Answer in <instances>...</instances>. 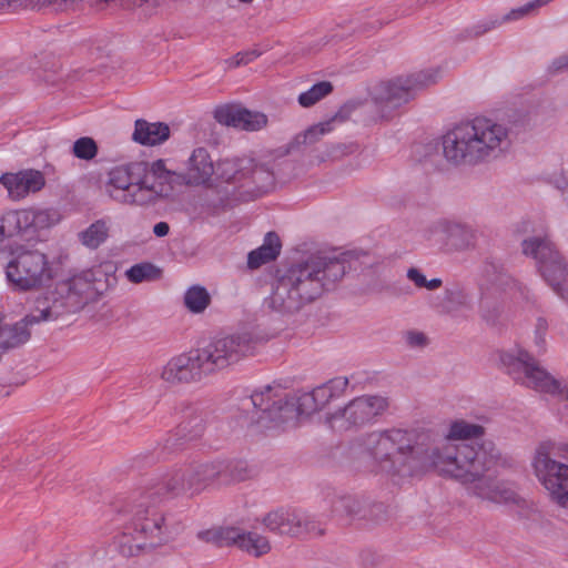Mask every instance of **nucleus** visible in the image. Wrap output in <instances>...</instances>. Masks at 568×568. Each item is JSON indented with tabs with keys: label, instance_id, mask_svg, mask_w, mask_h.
I'll return each instance as SVG.
<instances>
[{
	"label": "nucleus",
	"instance_id": "30",
	"mask_svg": "<svg viewBox=\"0 0 568 568\" xmlns=\"http://www.w3.org/2000/svg\"><path fill=\"white\" fill-rule=\"evenodd\" d=\"M484 435L481 425L457 419L450 423L445 437L442 440H450L454 443H465L469 439H476Z\"/></svg>",
	"mask_w": 568,
	"mask_h": 568
},
{
	"label": "nucleus",
	"instance_id": "5",
	"mask_svg": "<svg viewBox=\"0 0 568 568\" xmlns=\"http://www.w3.org/2000/svg\"><path fill=\"white\" fill-rule=\"evenodd\" d=\"M442 145L449 164L477 166L501 158L511 145V132L505 123L477 116L449 129Z\"/></svg>",
	"mask_w": 568,
	"mask_h": 568
},
{
	"label": "nucleus",
	"instance_id": "26",
	"mask_svg": "<svg viewBox=\"0 0 568 568\" xmlns=\"http://www.w3.org/2000/svg\"><path fill=\"white\" fill-rule=\"evenodd\" d=\"M253 165V156L224 159L217 162L214 175L222 181L232 182L246 179L248 168Z\"/></svg>",
	"mask_w": 568,
	"mask_h": 568
},
{
	"label": "nucleus",
	"instance_id": "12",
	"mask_svg": "<svg viewBox=\"0 0 568 568\" xmlns=\"http://www.w3.org/2000/svg\"><path fill=\"white\" fill-rule=\"evenodd\" d=\"M440 70L430 68L399 75L382 82L377 89V100L386 108L397 109L414 100L423 90L435 84Z\"/></svg>",
	"mask_w": 568,
	"mask_h": 568
},
{
	"label": "nucleus",
	"instance_id": "38",
	"mask_svg": "<svg viewBox=\"0 0 568 568\" xmlns=\"http://www.w3.org/2000/svg\"><path fill=\"white\" fill-rule=\"evenodd\" d=\"M72 153L77 159L90 161L98 154V145L92 138L78 139L72 146Z\"/></svg>",
	"mask_w": 568,
	"mask_h": 568
},
{
	"label": "nucleus",
	"instance_id": "48",
	"mask_svg": "<svg viewBox=\"0 0 568 568\" xmlns=\"http://www.w3.org/2000/svg\"><path fill=\"white\" fill-rule=\"evenodd\" d=\"M332 156H333L332 149L326 146L324 151H318V154L315 155V160L317 162H324Z\"/></svg>",
	"mask_w": 568,
	"mask_h": 568
},
{
	"label": "nucleus",
	"instance_id": "7",
	"mask_svg": "<svg viewBox=\"0 0 568 568\" xmlns=\"http://www.w3.org/2000/svg\"><path fill=\"white\" fill-rule=\"evenodd\" d=\"M556 458H568V444L554 439L540 442L531 457V468L551 500L568 507V464Z\"/></svg>",
	"mask_w": 568,
	"mask_h": 568
},
{
	"label": "nucleus",
	"instance_id": "14",
	"mask_svg": "<svg viewBox=\"0 0 568 568\" xmlns=\"http://www.w3.org/2000/svg\"><path fill=\"white\" fill-rule=\"evenodd\" d=\"M387 407L385 397L364 395L352 399L343 408L327 414L325 423L334 432H345L352 427L361 426L373 420Z\"/></svg>",
	"mask_w": 568,
	"mask_h": 568
},
{
	"label": "nucleus",
	"instance_id": "24",
	"mask_svg": "<svg viewBox=\"0 0 568 568\" xmlns=\"http://www.w3.org/2000/svg\"><path fill=\"white\" fill-rule=\"evenodd\" d=\"M235 534L237 536H233L234 540L232 546H235L241 551L250 556L256 558L262 557L268 554L272 549L268 538L256 531H245L235 527Z\"/></svg>",
	"mask_w": 568,
	"mask_h": 568
},
{
	"label": "nucleus",
	"instance_id": "47",
	"mask_svg": "<svg viewBox=\"0 0 568 568\" xmlns=\"http://www.w3.org/2000/svg\"><path fill=\"white\" fill-rule=\"evenodd\" d=\"M170 232V225L166 222H159L153 226V233L158 237H164Z\"/></svg>",
	"mask_w": 568,
	"mask_h": 568
},
{
	"label": "nucleus",
	"instance_id": "39",
	"mask_svg": "<svg viewBox=\"0 0 568 568\" xmlns=\"http://www.w3.org/2000/svg\"><path fill=\"white\" fill-rule=\"evenodd\" d=\"M406 276L417 288L435 291L443 284V281L438 277L427 280L424 273L417 267H409L406 272Z\"/></svg>",
	"mask_w": 568,
	"mask_h": 568
},
{
	"label": "nucleus",
	"instance_id": "29",
	"mask_svg": "<svg viewBox=\"0 0 568 568\" xmlns=\"http://www.w3.org/2000/svg\"><path fill=\"white\" fill-rule=\"evenodd\" d=\"M111 230V222L109 219H99L92 222L87 229L78 234L80 243L90 250H97L104 244Z\"/></svg>",
	"mask_w": 568,
	"mask_h": 568
},
{
	"label": "nucleus",
	"instance_id": "4",
	"mask_svg": "<svg viewBox=\"0 0 568 568\" xmlns=\"http://www.w3.org/2000/svg\"><path fill=\"white\" fill-rule=\"evenodd\" d=\"M100 273V267L85 270L67 281L59 282L53 290H48L34 297L22 321L0 327L2 351L26 343L30 337L29 325L57 321L79 311L84 305L87 295L93 291V283Z\"/></svg>",
	"mask_w": 568,
	"mask_h": 568
},
{
	"label": "nucleus",
	"instance_id": "35",
	"mask_svg": "<svg viewBox=\"0 0 568 568\" xmlns=\"http://www.w3.org/2000/svg\"><path fill=\"white\" fill-rule=\"evenodd\" d=\"M160 275V268L146 262L138 263L125 271L126 278L134 284L158 280Z\"/></svg>",
	"mask_w": 568,
	"mask_h": 568
},
{
	"label": "nucleus",
	"instance_id": "17",
	"mask_svg": "<svg viewBox=\"0 0 568 568\" xmlns=\"http://www.w3.org/2000/svg\"><path fill=\"white\" fill-rule=\"evenodd\" d=\"M215 120L223 125L247 132H255L267 125V115L240 104H224L214 110Z\"/></svg>",
	"mask_w": 568,
	"mask_h": 568
},
{
	"label": "nucleus",
	"instance_id": "45",
	"mask_svg": "<svg viewBox=\"0 0 568 568\" xmlns=\"http://www.w3.org/2000/svg\"><path fill=\"white\" fill-rule=\"evenodd\" d=\"M257 57H258V53L255 51L240 52L233 58L232 65L239 67L241 64H247V63L252 62Z\"/></svg>",
	"mask_w": 568,
	"mask_h": 568
},
{
	"label": "nucleus",
	"instance_id": "41",
	"mask_svg": "<svg viewBox=\"0 0 568 568\" xmlns=\"http://www.w3.org/2000/svg\"><path fill=\"white\" fill-rule=\"evenodd\" d=\"M358 501L351 496L337 497L333 500L332 513L338 517L351 516L358 509Z\"/></svg>",
	"mask_w": 568,
	"mask_h": 568
},
{
	"label": "nucleus",
	"instance_id": "44",
	"mask_svg": "<svg viewBox=\"0 0 568 568\" xmlns=\"http://www.w3.org/2000/svg\"><path fill=\"white\" fill-rule=\"evenodd\" d=\"M549 71L551 73H559L568 70V54H562L551 61L549 64Z\"/></svg>",
	"mask_w": 568,
	"mask_h": 568
},
{
	"label": "nucleus",
	"instance_id": "15",
	"mask_svg": "<svg viewBox=\"0 0 568 568\" xmlns=\"http://www.w3.org/2000/svg\"><path fill=\"white\" fill-rule=\"evenodd\" d=\"M210 376L200 349L171 357L161 368L160 378L169 385L191 384Z\"/></svg>",
	"mask_w": 568,
	"mask_h": 568
},
{
	"label": "nucleus",
	"instance_id": "2",
	"mask_svg": "<svg viewBox=\"0 0 568 568\" xmlns=\"http://www.w3.org/2000/svg\"><path fill=\"white\" fill-rule=\"evenodd\" d=\"M224 464L221 462L191 464L165 474L161 483L143 491L126 510V521L114 537L113 546L124 557H134L165 545L171 532L158 504L166 493L197 494L217 479Z\"/></svg>",
	"mask_w": 568,
	"mask_h": 568
},
{
	"label": "nucleus",
	"instance_id": "40",
	"mask_svg": "<svg viewBox=\"0 0 568 568\" xmlns=\"http://www.w3.org/2000/svg\"><path fill=\"white\" fill-rule=\"evenodd\" d=\"M549 329L548 321L539 316L536 320L534 331H532V342L535 347L537 348L538 354H544L547 348V334Z\"/></svg>",
	"mask_w": 568,
	"mask_h": 568
},
{
	"label": "nucleus",
	"instance_id": "6",
	"mask_svg": "<svg viewBox=\"0 0 568 568\" xmlns=\"http://www.w3.org/2000/svg\"><path fill=\"white\" fill-rule=\"evenodd\" d=\"M247 403L255 409L252 419L264 428H275L322 409L313 390L288 398L283 388L272 386L255 390Z\"/></svg>",
	"mask_w": 568,
	"mask_h": 568
},
{
	"label": "nucleus",
	"instance_id": "10",
	"mask_svg": "<svg viewBox=\"0 0 568 568\" xmlns=\"http://www.w3.org/2000/svg\"><path fill=\"white\" fill-rule=\"evenodd\" d=\"M135 172L138 206L153 207L166 201L172 192L175 172L168 168L166 161L133 162Z\"/></svg>",
	"mask_w": 568,
	"mask_h": 568
},
{
	"label": "nucleus",
	"instance_id": "9",
	"mask_svg": "<svg viewBox=\"0 0 568 568\" xmlns=\"http://www.w3.org/2000/svg\"><path fill=\"white\" fill-rule=\"evenodd\" d=\"M6 276L16 290L31 291L49 283L53 268L43 252L20 246L11 252Z\"/></svg>",
	"mask_w": 568,
	"mask_h": 568
},
{
	"label": "nucleus",
	"instance_id": "50",
	"mask_svg": "<svg viewBox=\"0 0 568 568\" xmlns=\"http://www.w3.org/2000/svg\"><path fill=\"white\" fill-rule=\"evenodd\" d=\"M566 509H568V507Z\"/></svg>",
	"mask_w": 568,
	"mask_h": 568
},
{
	"label": "nucleus",
	"instance_id": "33",
	"mask_svg": "<svg viewBox=\"0 0 568 568\" xmlns=\"http://www.w3.org/2000/svg\"><path fill=\"white\" fill-rule=\"evenodd\" d=\"M197 538L202 541L217 547H227L233 545L235 527H212L197 532Z\"/></svg>",
	"mask_w": 568,
	"mask_h": 568
},
{
	"label": "nucleus",
	"instance_id": "46",
	"mask_svg": "<svg viewBox=\"0 0 568 568\" xmlns=\"http://www.w3.org/2000/svg\"><path fill=\"white\" fill-rule=\"evenodd\" d=\"M445 295H446V298L449 301H457V302L462 303L465 300L464 292L462 290H459L458 287L447 288L445 291Z\"/></svg>",
	"mask_w": 568,
	"mask_h": 568
},
{
	"label": "nucleus",
	"instance_id": "20",
	"mask_svg": "<svg viewBox=\"0 0 568 568\" xmlns=\"http://www.w3.org/2000/svg\"><path fill=\"white\" fill-rule=\"evenodd\" d=\"M0 183L12 201H20L30 193L40 191L44 186L45 180L40 171L22 170L17 173H3L0 176Z\"/></svg>",
	"mask_w": 568,
	"mask_h": 568
},
{
	"label": "nucleus",
	"instance_id": "32",
	"mask_svg": "<svg viewBox=\"0 0 568 568\" xmlns=\"http://www.w3.org/2000/svg\"><path fill=\"white\" fill-rule=\"evenodd\" d=\"M184 305L193 314L203 313L211 303L209 291L202 285H192L184 293Z\"/></svg>",
	"mask_w": 568,
	"mask_h": 568
},
{
	"label": "nucleus",
	"instance_id": "49",
	"mask_svg": "<svg viewBox=\"0 0 568 568\" xmlns=\"http://www.w3.org/2000/svg\"><path fill=\"white\" fill-rule=\"evenodd\" d=\"M44 2H51L52 0H43Z\"/></svg>",
	"mask_w": 568,
	"mask_h": 568
},
{
	"label": "nucleus",
	"instance_id": "21",
	"mask_svg": "<svg viewBox=\"0 0 568 568\" xmlns=\"http://www.w3.org/2000/svg\"><path fill=\"white\" fill-rule=\"evenodd\" d=\"M215 166L205 148H196L189 156L183 179L190 185H205L215 173Z\"/></svg>",
	"mask_w": 568,
	"mask_h": 568
},
{
	"label": "nucleus",
	"instance_id": "25",
	"mask_svg": "<svg viewBox=\"0 0 568 568\" xmlns=\"http://www.w3.org/2000/svg\"><path fill=\"white\" fill-rule=\"evenodd\" d=\"M170 138V128L162 122H148L145 120H136L133 140L142 145L162 144Z\"/></svg>",
	"mask_w": 568,
	"mask_h": 568
},
{
	"label": "nucleus",
	"instance_id": "23",
	"mask_svg": "<svg viewBox=\"0 0 568 568\" xmlns=\"http://www.w3.org/2000/svg\"><path fill=\"white\" fill-rule=\"evenodd\" d=\"M30 210H12L0 217V236L2 242L9 237L28 235L30 230Z\"/></svg>",
	"mask_w": 568,
	"mask_h": 568
},
{
	"label": "nucleus",
	"instance_id": "1",
	"mask_svg": "<svg viewBox=\"0 0 568 568\" xmlns=\"http://www.w3.org/2000/svg\"><path fill=\"white\" fill-rule=\"evenodd\" d=\"M353 449L386 474L412 476L434 469L440 476L473 485L474 494L483 499L506 503L514 497L511 489L493 477L499 453L491 444L437 443L430 429L392 428L367 434Z\"/></svg>",
	"mask_w": 568,
	"mask_h": 568
},
{
	"label": "nucleus",
	"instance_id": "37",
	"mask_svg": "<svg viewBox=\"0 0 568 568\" xmlns=\"http://www.w3.org/2000/svg\"><path fill=\"white\" fill-rule=\"evenodd\" d=\"M336 119L333 118L328 121L317 123L307 129L302 135L296 136L297 144H312L315 143L321 136L329 133L334 129Z\"/></svg>",
	"mask_w": 568,
	"mask_h": 568
},
{
	"label": "nucleus",
	"instance_id": "11",
	"mask_svg": "<svg viewBox=\"0 0 568 568\" xmlns=\"http://www.w3.org/2000/svg\"><path fill=\"white\" fill-rule=\"evenodd\" d=\"M521 251L536 261L544 280L556 294L565 298L568 270L551 241L547 236H530L521 242Z\"/></svg>",
	"mask_w": 568,
	"mask_h": 568
},
{
	"label": "nucleus",
	"instance_id": "8",
	"mask_svg": "<svg viewBox=\"0 0 568 568\" xmlns=\"http://www.w3.org/2000/svg\"><path fill=\"white\" fill-rule=\"evenodd\" d=\"M500 363L516 383L541 393L561 394L568 399V383L561 386L527 351L515 348L504 352Z\"/></svg>",
	"mask_w": 568,
	"mask_h": 568
},
{
	"label": "nucleus",
	"instance_id": "27",
	"mask_svg": "<svg viewBox=\"0 0 568 568\" xmlns=\"http://www.w3.org/2000/svg\"><path fill=\"white\" fill-rule=\"evenodd\" d=\"M281 251V241L276 233L268 232L263 241V244L257 248L251 251L247 256V265L250 268H258L275 260Z\"/></svg>",
	"mask_w": 568,
	"mask_h": 568
},
{
	"label": "nucleus",
	"instance_id": "36",
	"mask_svg": "<svg viewBox=\"0 0 568 568\" xmlns=\"http://www.w3.org/2000/svg\"><path fill=\"white\" fill-rule=\"evenodd\" d=\"M333 90V85L328 81H322L318 83H315L312 88H310L307 91L302 92L298 95V103L308 108L317 103L320 100L328 95Z\"/></svg>",
	"mask_w": 568,
	"mask_h": 568
},
{
	"label": "nucleus",
	"instance_id": "42",
	"mask_svg": "<svg viewBox=\"0 0 568 568\" xmlns=\"http://www.w3.org/2000/svg\"><path fill=\"white\" fill-rule=\"evenodd\" d=\"M403 339L405 345L412 349H423L429 343L427 335L417 329L406 331L403 334Z\"/></svg>",
	"mask_w": 568,
	"mask_h": 568
},
{
	"label": "nucleus",
	"instance_id": "31",
	"mask_svg": "<svg viewBox=\"0 0 568 568\" xmlns=\"http://www.w3.org/2000/svg\"><path fill=\"white\" fill-rule=\"evenodd\" d=\"M348 386V379L344 376H338L329 379L313 389L315 398L317 399L321 408L323 409L332 400L342 397Z\"/></svg>",
	"mask_w": 568,
	"mask_h": 568
},
{
	"label": "nucleus",
	"instance_id": "3",
	"mask_svg": "<svg viewBox=\"0 0 568 568\" xmlns=\"http://www.w3.org/2000/svg\"><path fill=\"white\" fill-rule=\"evenodd\" d=\"M345 257L312 255L277 272L265 305L278 313L290 314L320 297L346 273Z\"/></svg>",
	"mask_w": 568,
	"mask_h": 568
},
{
	"label": "nucleus",
	"instance_id": "34",
	"mask_svg": "<svg viewBox=\"0 0 568 568\" xmlns=\"http://www.w3.org/2000/svg\"><path fill=\"white\" fill-rule=\"evenodd\" d=\"M203 429L202 418L197 414L196 408L187 404L184 406L183 420L179 425V433L186 438H194L201 434Z\"/></svg>",
	"mask_w": 568,
	"mask_h": 568
},
{
	"label": "nucleus",
	"instance_id": "19",
	"mask_svg": "<svg viewBox=\"0 0 568 568\" xmlns=\"http://www.w3.org/2000/svg\"><path fill=\"white\" fill-rule=\"evenodd\" d=\"M262 524L267 530L278 535L296 536L310 530L308 516L294 509L270 511L263 517Z\"/></svg>",
	"mask_w": 568,
	"mask_h": 568
},
{
	"label": "nucleus",
	"instance_id": "13",
	"mask_svg": "<svg viewBox=\"0 0 568 568\" xmlns=\"http://www.w3.org/2000/svg\"><path fill=\"white\" fill-rule=\"evenodd\" d=\"M256 341L248 334L230 335L199 348L210 375L224 369L241 358L253 355Z\"/></svg>",
	"mask_w": 568,
	"mask_h": 568
},
{
	"label": "nucleus",
	"instance_id": "16",
	"mask_svg": "<svg viewBox=\"0 0 568 568\" xmlns=\"http://www.w3.org/2000/svg\"><path fill=\"white\" fill-rule=\"evenodd\" d=\"M427 240L447 251H465L475 246L476 231L466 224L438 221L427 231Z\"/></svg>",
	"mask_w": 568,
	"mask_h": 568
},
{
	"label": "nucleus",
	"instance_id": "43",
	"mask_svg": "<svg viewBox=\"0 0 568 568\" xmlns=\"http://www.w3.org/2000/svg\"><path fill=\"white\" fill-rule=\"evenodd\" d=\"M30 215H31V220H32V221H30L31 233L36 232L39 229L48 227L51 224L49 211H45V210H38V211L30 210Z\"/></svg>",
	"mask_w": 568,
	"mask_h": 568
},
{
	"label": "nucleus",
	"instance_id": "22",
	"mask_svg": "<svg viewBox=\"0 0 568 568\" xmlns=\"http://www.w3.org/2000/svg\"><path fill=\"white\" fill-rule=\"evenodd\" d=\"M550 3L549 0H532L529 1L520 7L511 9L509 12H507L505 16H503L499 20H486L483 21L471 29V32L475 37H479L485 34L486 32L496 29L503 23L514 22L518 21L528 17L536 16L540 8L547 6Z\"/></svg>",
	"mask_w": 568,
	"mask_h": 568
},
{
	"label": "nucleus",
	"instance_id": "28",
	"mask_svg": "<svg viewBox=\"0 0 568 568\" xmlns=\"http://www.w3.org/2000/svg\"><path fill=\"white\" fill-rule=\"evenodd\" d=\"M246 179H251L258 193H266L274 187L275 176L270 160L253 158V165L248 168Z\"/></svg>",
	"mask_w": 568,
	"mask_h": 568
},
{
	"label": "nucleus",
	"instance_id": "18",
	"mask_svg": "<svg viewBox=\"0 0 568 568\" xmlns=\"http://www.w3.org/2000/svg\"><path fill=\"white\" fill-rule=\"evenodd\" d=\"M133 162L111 169L105 182L108 195L115 202L138 206V191Z\"/></svg>",
	"mask_w": 568,
	"mask_h": 568
}]
</instances>
